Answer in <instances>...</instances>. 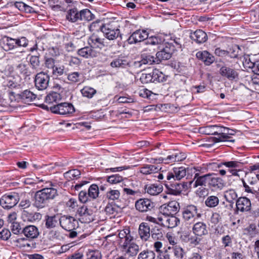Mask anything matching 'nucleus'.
I'll return each mask as SVG.
<instances>
[{"mask_svg": "<svg viewBox=\"0 0 259 259\" xmlns=\"http://www.w3.org/2000/svg\"><path fill=\"white\" fill-rule=\"evenodd\" d=\"M190 185L194 188L198 186H208L214 189H222L224 186L223 180L215 176L213 173L207 174L203 176H199L198 173H196L193 181L190 182Z\"/></svg>", "mask_w": 259, "mask_h": 259, "instance_id": "obj_1", "label": "nucleus"}, {"mask_svg": "<svg viewBox=\"0 0 259 259\" xmlns=\"http://www.w3.org/2000/svg\"><path fill=\"white\" fill-rule=\"evenodd\" d=\"M57 195L56 189L53 187L45 188L35 193L33 205L38 208H42L49 200L53 199Z\"/></svg>", "mask_w": 259, "mask_h": 259, "instance_id": "obj_2", "label": "nucleus"}, {"mask_svg": "<svg viewBox=\"0 0 259 259\" xmlns=\"http://www.w3.org/2000/svg\"><path fill=\"white\" fill-rule=\"evenodd\" d=\"M183 219L187 224H194L197 219L201 217L198 212L197 207L194 205H190L185 207L182 212Z\"/></svg>", "mask_w": 259, "mask_h": 259, "instance_id": "obj_3", "label": "nucleus"}, {"mask_svg": "<svg viewBox=\"0 0 259 259\" xmlns=\"http://www.w3.org/2000/svg\"><path fill=\"white\" fill-rule=\"evenodd\" d=\"M42 107L44 109H47L50 108V110L52 112L62 115L72 113L75 111L73 106L71 104L66 102L52 106L50 107H48L47 106L45 105H42Z\"/></svg>", "mask_w": 259, "mask_h": 259, "instance_id": "obj_4", "label": "nucleus"}, {"mask_svg": "<svg viewBox=\"0 0 259 259\" xmlns=\"http://www.w3.org/2000/svg\"><path fill=\"white\" fill-rule=\"evenodd\" d=\"M76 217L83 223H89L94 220L93 211L87 206H79L76 212Z\"/></svg>", "mask_w": 259, "mask_h": 259, "instance_id": "obj_5", "label": "nucleus"}, {"mask_svg": "<svg viewBox=\"0 0 259 259\" xmlns=\"http://www.w3.org/2000/svg\"><path fill=\"white\" fill-rule=\"evenodd\" d=\"M19 201L18 193H12L4 195L0 199V204L3 208L8 209L15 206Z\"/></svg>", "mask_w": 259, "mask_h": 259, "instance_id": "obj_6", "label": "nucleus"}, {"mask_svg": "<svg viewBox=\"0 0 259 259\" xmlns=\"http://www.w3.org/2000/svg\"><path fill=\"white\" fill-rule=\"evenodd\" d=\"M50 76L44 72L38 73L35 75L34 79L35 87L40 91L46 90L49 83Z\"/></svg>", "mask_w": 259, "mask_h": 259, "instance_id": "obj_7", "label": "nucleus"}, {"mask_svg": "<svg viewBox=\"0 0 259 259\" xmlns=\"http://www.w3.org/2000/svg\"><path fill=\"white\" fill-rule=\"evenodd\" d=\"M101 31L104 36L109 40H113L118 37L120 34L118 28L113 27L112 23L105 24L101 27Z\"/></svg>", "mask_w": 259, "mask_h": 259, "instance_id": "obj_8", "label": "nucleus"}, {"mask_svg": "<svg viewBox=\"0 0 259 259\" xmlns=\"http://www.w3.org/2000/svg\"><path fill=\"white\" fill-rule=\"evenodd\" d=\"M60 220V225L66 231H71L78 228V222L72 217L64 215Z\"/></svg>", "mask_w": 259, "mask_h": 259, "instance_id": "obj_9", "label": "nucleus"}, {"mask_svg": "<svg viewBox=\"0 0 259 259\" xmlns=\"http://www.w3.org/2000/svg\"><path fill=\"white\" fill-rule=\"evenodd\" d=\"M118 238V242L120 248L133 242L134 237L132 235L128 228L119 231Z\"/></svg>", "mask_w": 259, "mask_h": 259, "instance_id": "obj_10", "label": "nucleus"}, {"mask_svg": "<svg viewBox=\"0 0 259 259\" xmlns=\"http://www.w3.org/2000/svg\"><path fill=\"white\" fill-rule=\"evenodd\" d=\"M180 210L179 203L176 201H171L161 205L160 211L163 215H174Z\"/></svg>", "mask_w": 259, "mask_h": 259, "instance_id": "obj_11", "label": "nucleus"}, {"mask_svg": "<svg viewBox=\"0 0 259 259\" xmlns=\"http://www.w3.org/2000/svg\"><path fill=\"white\" fill-rule=\"evenodd\" d=\"M175 46L171 44H167L160 51L158 52L156 55V59H158V64L162 60H166L170 59L171 55L175 51Z\"/></svg>", "mask_w": 259, "mask_h": 259, "instance_id": "obj_12", "label": "nucleus"}, {"mask_svg": "<svg viewBox=\"0 0 259 259\" xmlns=\"http://www.w3.org/2000/svg\"><path fill=\"white\" fill-rule=\"evenodd\" d=\"M144 50L141 54V59L140 61L136 62L135 65L138 67H141L142 65H151L153 64H158V59L156 57L145 52Z\"/></svg>", "mask_w": 259, "mask_h": 259, "instance_id": "obj_13", "label": "nucleus"}, {"mask_svg": "<svg viewBox=\"0 0 259 259\" xmlns=\"http://www.w3.org/2000/svg\"><path fill=\"white\" fill-rule=\"evenodd\" d=\"M160 224L168 228H173L176 227L180 222L179 219L174 215H163L158 217Z\"/></svg>", "mask_w": 259, "mask_h": 259, "instance_id": "obj_14", "label": "nucleus"}, {"mask_svg": "<svg viewBox=\"0 0 259 259\" xmlns=\"http://www.w3.org/2000/svg\"><path fill=\"white\" fill-rule=\"evenodd\" d=\"M187 169L188 168L183 167H175L172 171L166 174V179L169 181L172 179L180 180L186 175Z\"/></svg>", "mask_w": 259, "mask_h": 259, "instance_id": "obj_15", "label": "nucleus"}, {"mask_svg": "<svg viewBox=\"0 0 259 259\" xmlns=\"http://www.w3.org/2000/svg\"><path fill=\"white\" fill-rule=\"evenodd\" d=\"M236 209L241 212L249 211L251 209V203L246 197H240L236 201Z\"/></svg>", "mask_w": 259, "mask_h": 259, "instance_id": "obj_16", "label": "nucleus"}, {"mask_svg": "<svg viewBox=\"0 0 259 259\" xmlns=\"http://www.w3.org/2000/svg\"><path fill=\"white\" fill-rule=\"evenodd\" d=\"M154 206V203L150 200L146 198H141L136 201L135 203L137 210L142 212L151 210Z\"/></svg>", "mask_w": 259, "mask_h": 259, "instance_id": "obj_17", "label": "nucleus"}, {"mask_svg": "<svg viewBox=\"0 0 259 259\" xmlns=\"http://www.w3.org/2000/svg\"><path fill=\"white\" fill-rule=\"evenodd\" d=\"M148 37V32L145 30H138L134 32L128 37L127 41L130 44L144 41Z\"/></svg>", "mask_w": 259, "mask_h": 259, "instance_id": "obj_18", "label": "nucleus"}, {"mask_svg": "<svg viewBox=\"0 0 259 259\" xmlns=\"http://www.w3.org/2000/svg\"><path fill=\"white\" fill-rule=\"evenodd\" d=\"M99 33H101V32L98 33H94L89 38L88 43L93 49H99L101 50L105 46L104 38L101 37Z\"/></svg>", "mask_w": 259, "mask_h": 259, "instance_id": "obj_19", "label": "nucleus"}, {"mask_svg": "<svg viewBox=\"0 0 259 259\" xmlns=\"http://www.w3.org/2000/svg\"><path fill=\"white\" fill-rule=\"evenodd\" d=\"M164 182V185L166 187L167 194L177 196L181 193L183 186L181 183L177 182L171 183L170 182H167L166 181Z\"/></svg>", "mask_w": 259, "mask_h": 259, "instance_id": "obj_20", "label": "nucleus"}, {"mask_svg": "<svg viewBox=\"0 0 259 259\" xmlns=\"http://www.w3.org/2000/svg\"><path fill=\"white\" fill-rule=\"evenodd\" d=\"M125 256L132 257L136 256L140 250L139 246L135 242H133L121 248Z\"/></svg>", "mask_w": 259, "mask_h": 259, "instance_id": "obj_21", "label": "nucleus"}, {"mask_svg": "<svg viewBox=\"0 0 259 259\" xmlns=\"http://www.w3.org/2000/svg\"><path fill=\"white\" fill-rule=\"evenodd\" d=\"M219 72L222 76L230 80H234L238 77V73L237 70L226 66H222Z\"/></svg>", "mask_w": 259, "mask_h": 259, "instance_id": "obj_22", "label": "nucleus"}, {"mask_svg": "<svg viewBox=\"0 0 259 259\" xmlns=\"http://www.w3.org/2000/svg\"><path fill=\"white\" fill-rule=\"evenodd\" d=\"M22 231L25 236L30 239L36 238L39 234L38 228L34 225L27 226L22 229Z\"/></svg>", "mask_w": 259, "mask_h": 259, "instance_id": "obj_23", "label": "nucleus"}, {"mask_svg": "<svg viewBox=\"0 0 259 259\" xmlns=\"http://www.w3.org/2000/svg\"><path fill=\"white\" fill-rule=\"evenodd\" d=\"M60 217L58 214L46 215L45 217V227L47 229H53L60 225Z\"/></svg>", "mask_w": 259, "mask_h": 259, "instance_id": "obj_24", "label": "nucleus"}, {"mask_svg": "<svg viewBox=\"0 0 259 259\" xmlns=\"http://www.w3.org/2000/svg\"><path fill=\"white\" fill-rule=\"evenodd\" d=\"M161 167L152 164H145L139 168V171L145 175L155 174L160 170Z\"/></svg>", "mask_w": 259, "mask_h": 259, "instance_id": "obj_25", "label": "nucleus"}, {"mask_svg": "<svg viewBox=\"0 0 259 259\" xmlns=\"http://www.w3.org/2000/svg\"><path fill=\"white\" fill-rule=\"evenodd\" d=\"M190 38L198 44L205 42L207 40L206 33L202 30L198 29L190 33Z\"/></svg>", "mask_w": 259, "mask_h": 259, "instance_id": "obj_26", "label": "nucleus"}, {"mask_svg": "<svg viewBox=\"0 0 259 259\" xmlns=\"http://www.w3.org/2000/svg\"><path fill=\"white\" fill-rule=\"evenodd\" d=\"M24 221L33 222L40 220L41 219V214L39 212H29L27 210H23L21 215Z\"/></svg>", "mask_w": 259, "mask_h": 259, "instance_id": "obj_27", "label": "nucleus"}, {"mask_svg": "<svg viewBox=\"0 0 259 259\" xmlns=\"http://www.w3.org/2000/svg\"><path fill=\"white\" fill-rule=\"evenodd\" d=\"M98 52L90 47H85L78 50V54L85 58L96 57Z\"/></svg>", "mask_w": 259, "mask_h": 259, "instance_id": "obj_28", "label": "nucleus"}, {"mask_svg": "<svg viewBox=\"0 0 259 259\" xmlns=\"http://www.w3.org/2000/svg\"><path fill=\"white\" fill-rule=\"evenodd\" d=\"M139 234L142 240L145 241L148 240L150 236V229L147 223H142L140 225Z\"/></svg>", "mask_w": 259, "mask_h": 259, "instance_id": "obj_29", "label": "nucleus"}, {"mask_svg": "<svg viewBox=\"0 0 259 259\" xmlns=\"http://www.w3.org/2000/svg\"><path fill=\"white\" fill-rule=\"evenodd\" d=\"M228 128L217 125L216 135H219V138H213L215 142H219L223 141H227L228 136H227Z\"/></svg>", "mask_w": 259, "mask_h": 259, "instance_id": "obj_30", "label": "nucleus"}, {"mask_svg": "<svg viewBox=\"0 0 259 259\" xmlns=\"http://www.w3.org/2000/svg\"><path fill=\"white\" fill-rule=\"evenodd\" d=\"M193 232L195 235L201 236L207 234L206 226L203 222H196L193 227Z\"/></svg>", "mask_w": 259, "mask_h": 259, "instance_id": "obj_31", "label": "nucleus"}, {"mask_svg": "<svg viewBox=\"0 0 259 259\" xmlns=\"http://www.w3.org/2000/svg\"><path fill=\"white\" fill-rule=\"evenodd\" d=\"M163 190L162 186L157 184H149L145 186V190L146 193L150 195H157L160 193Z\"/></svg>", "mask_w": 259, "mask_h": 259, "instance_id": "obj_32", "label": "nucleus"}, {"mask_svg": "<svg viewBox=\"0 0 259 259\" xmlns=\"http://www.w3.org/2000/svg\"><path fill=\"white\" fill-rule=\"evenodd\" d=\"M198 58L202 60L206 65H209L214 61V57L207 51L199 52L196 54Z\"/></svg>", "mask_w": 259, "mask_h": 259, "instance_id": "obj_33", "label": "nucleus"}, {"mask_svg": "<svg viewBox=\"0 0 259 259\" xmlns=\"http://www.w3.org/2000/svg\"><path fill=\"white\" fill-rule=\"evenodd\" d=\"M252 72L254 75L249 83L253 85L254 88H256L259 87V61H257L256 65L253 66Z\"/></svg>", "mask_w": 259, "mask_h": 259, "instance_id": "obj_34", "label": "nucleus"}, {"mask_svg": "<svg viewBox=\"0 0 259 259\" xmlns=\"http://www.w3.org/2000/svg\"><path fill=\"white\" fill-rule=\"evenodd\" d=\"M128 65L127 61L122 57L115 58L110 63V66L115 68H124Z\"/></svg>", "mask_w": 259, "mask_h": 259, "instance_id": "obj_35", "label": "nucleus"}, {"mask_svg": "<svg viewBox=\"0 0 259 259\" xmlns=\"http://www.w3.org/2000/svg\"><path fill=\"white\" fill-rule=\"evenodd\" d=\"M80 12H78L76 8L69 10L66 15V19L71 22H75L80 20Z\"/></svg>", "mask_w": 259, "mask_h": 259, "instance_id": "obj_36", "label": "nucleus"}, {"mask_svg": "<svg viewBox=\"0 0 259 259\" xmlns=\"http://www.w3.org/2000/svg\"><path fill=\"white\" fill-rule=\"evenodd\" d=\"M61 99V96L56 92H52L48 94L45 99L46 103L49 104L57 103Z\"/></svg>", "mask_w": 259, "mask_h": 259, "instance_id": "obj_37", "label": "nucleus"}, {"mask_svg": "<svg viewBox=\"0 0 259 259\" xmlns=\"http://www.w3.org/2000/svg\"><path fill=\"white\" fill-rule=\"evenodd\" d=\"M186 158V156L184 154L182 153H176L171 155L168 156L165 159V163H168L176 161H181Z\"/></svg>", "mask_w": 259, "mask_h": 259, "instance_id": "obj_38", "label": "nucleus"}, {"mask_svg": "<svg viewBox=\"0 0 259 259\" xmlns=\"http://www.w3.org/2000/svg\"><path fill=\"white\" fill-rule=\"evenodd\" d=\"M2 48L6 51L13 49L16 45V39L7 37L2 42Z\"/></svg>", "mask_w": 259, "mask_h": 259, "instance_id": "obj_39", "label": "nucleus"}, {"mask_svg": "<svg viewBox=\"0 0 259 259\" xmlns=\"http://www.w3.org/2000/svg\"><path fill=\"white\" fill-rule=\"evenodd\" d=\"M151 237L155 240H163V231L162 229L155 227L152 228L151 231Z\"/></svg>", "mask_w": 259, "mask_h": 259, "instance_id": "obj_40", "label": "nucleus"}, {"mask_svg": "<svg viewBox=\"0 0 259 259\" xmlns=\"http://www.w3.org/2000/svg\"><path fill=\"white\" fill-rule=\"evenodd\" d=\"M155 252L148 249L141 251L138 255V259H155Z\"/></svg>", "mask_w": 259, "mask_h": 259, "instance_id": "obj_41", "label": "nucleus"}, {"mask_svg": "<svg viewBox=\"0 0 259 259\" xmlns=\"http://www.w3.org/2000/svg\"><path fill=\"white\" fill-rule=\"evenodd\" d=\"M80 20L90 21L95 18V15L88 9H83L80 11Z\"/></svg>", "mask_w": 259, "mask_h": 259, "instance_id": "obj_42", "label": "nucleus"}, {"mask_svg": "<svg viewBox=\"0 0 259 259\" xmlns=\"http://www.w3.org/2000/svg\"><path fill=\"white\" fill-rule=\"evenodd\" d=\"M224 197L227 201L233 205L234 200H237L238 196L234 190L230 189L225 192Z\"/></svg>", "mask_w": 259, "mask_h": 259, "instance_id": "obj_43", "label": "nucleus"}, {"mask_svg": "<svg viewBox=\"0 0 259 259\" xmlns=\"http://www.w3.org/2000/svg\"><path fill=\"white\" fill-rule=\"evenodd\" d=\"M99 188L97 185H92L88 190V196H89L90 199H95L98 197L99 195Z\"/></svg>", "mask_w": 259, "mask_h": 259, "instance_id": "obj_44", "label": "nucleus"}, {"mask_svg": "<svg viewBox=\"0 0 259 259\" xmlns=\"http://www.w3.org/2000/svg\"><path fill=\"white\" fill-rule=\"evenodd\" d=\"M219 203V199L215 196H208L205 201V205L210 208L217 206Z\"/></svg>", "mask_w": 259, "mask_h": 259, "instance_id": "obj_45", "label": "nucleus"}, {"mask_svg": "<svg viewBox=\"0 0 259 259\" xmlns=\"http://www.w3.org/2000/svg\"><path fill=\"white\" fill-rule=\"evenodd\" d=\"M36 95L28 90H25L21 94V99L25 102H31L36 98Z\"/></svg>", "mask_w": 259, "mask_h": 259, "instance_id": "obj_46", "label": "nucleus"}, {"mask_svg": "<svg viewBox=\"0 0 259 259\" xmlns=\"http://www.w3.org/2000/svg\"><path fill=\"white\" fill-rule=\"evenodd\" d=\"M48 238L49 240L53 241L55 240H60L63 238L62 234L57 230H51L48 233Z\"/></svg>", "mask_w": 259, "mask_h": 259, "instance_id": "obj_47", "label": "nucleus"}, {"mask_svg": "<svg viewBox=\"0 0 259 259\" xmlns=\"http://www.w3.org/2000/svg\"><path fill=\"white\" fill-rule=\"evenodd\" d=\"M80 171L78 169H72L64 173V176L68 181L78 178L80 175Z\"/></svg>", "mask_w": 259, "mask_h": 259, "instance_id": "obj_48", "label": "nucleus"}, {"mask_svg": "<svg viewBox=\"0 0 259 259\" xmlns=\"http://www.w3.org/2000/svg\"><path fill=\"white\" fill-rule=\"evenodd\" d=\"M81 93L83 96L91 98L96 93V90L93 88L86 86L81 90Z\"/></svg>", "mask_w": 259, "mask_h": 259, "instance_id": "obj_49", "label": "nucleus"}, {"mask_svg": "<svg viewBox=\"0 0 259 259\" xmlns=\"http://www.w3.org/2000/svg\"><path fill=\"white\" fill-rule=\"evenodd\" d=\"M146 41L147 45H151L152 46L158 45L162 43L163 41V38L158 36H152L148 37Z\"/></svg>", "mask_w": 259, "mask_h": 259, "instance_id": "obj_50", "label": "nucleus"}, {"mask_svg": "<svg viewBox=\"0 0 259 259\" xmlns=\"http://www.w3.org/2000/svg\"><path fill=\"white\" fill-rule=\"evenodd\" d=\"M217 125H208L200 128V131L202 133L205 135H216Z\"/></svg>", "mask_w": 259, "mask_h": 259, "instance_id": "obj_51", "label": "nucleus"}, {"mask_svg": "<svg viewBox=\"0 0 259 259\" xmlns=\"http://www.w3.org/2000/svg\"><path fill=\"white\" fill-rule=\"evenodd\" d=\"M152 76L153 78V82H162L164 80V74L158 69H155L152 72Z\"/></svg>", "mask_w": 259, "mask_h": 259, "instance_id": "obj_52", "label": "nucleus"}, {"mask_svg": "<svg viewBox=\"0 0 259 259\" xmlns=\"http://www.w3.org/2000/svg\"><path fill=\"white\" fill-rule=\"evenodd\" d=\"M106 197L109 200H117L120 196V192L118 190L110 189L106 193Z\"/></svg>", "mask_w": 259, "mask_h": 259, "instance_id": "obj_53", "label": "nucleus"}, {"mask_svg": "<svg viewBox=\"0 0 259 259\" xmlns=\"http://www.w3.org/2000/svg\"><path fill=\"white\" fill-rule=\"evenodd\" d=\"M107 181L111 184H120L123 181V178L118 175H113L108 177Z\"/></svg>", "mask_w": 259, "mask_h": 259, "instance_id": "obj_54", "label": "nucleus"}, {"mask_svg": "<svg viewBox=\"0 0 259 259\" xmlns=\"http://www.w3.org/2000/svg\"><path fill=\"white\" fill-rule=\"evenodd\" d=\"M240 51V48L237 45L233 46L228 51V56L232 58H236L238 57V53Z\"/></svg>", "mask_w": 259, "mask_h": 259, "instance_id": "obj_55", "label": "nucleus"}, {"mask_svg": "<svg viewBox=\"0 0 259 259\" xmlns=\"http://www.w3.org/2000/svg\"><path fill=\"white\" fill-rule=\"evenodd\" d=\"M87 255V259H101V253L98 250H90Z\"/></svg>", "mask_w": 259, "mask_h": 259, "instance_id": "obj_56", "label": "nucleus"}, {"mask_svg": "<svg viewBox=\"0 0 259 259\" xmlns=\"http://www.w3.org/2000/svg\"><path fill=\"white\" fill-rule=\"evenodd\" d=\"M153 78L152 76V72L149 73H143L140 77V80L143 83L153 82Z\"/></svg>", "mask_w": 259, "mask_h": 259, "instance_id": "obj_57", "label": "nucleus"}, {"mask_svg": "<svg viewBox=\"0 0 259 259\" xmlns=\"http://www.w3.org/2000/svg\"><path fill=\"white\" fill-rule=\"evenodd\" d=\"M11 230L15 234H22V229L19 223L13 222L11 224Z\"/></svg>", "mask_w": 259, "mask_h": 259, "instance_id": "obj_58", "label": "nucleus"}, {"mask_svg": "<svg viewBox=\"0 0 259 259\" xmlns=\"http://www.w3.org/2000/svg\"><path fill=\"white\" fill-rule=\"evenodd\" d=\"M222 164L229 168H236L240 167L241 163L237 161H230L222 162Z\"/></svg>", "mask_w": 259, "mask_h": 259, "instance_id": "obj_59", "label": "nucleus"}, {"mask_svg": "<svg viewBox=\"0 0 259 259\" xmlns=\"http://www.w3.org/2000/svg\"><path fill=\"white\" fill-rule=\"evenodd\" d=\"M78 198L80 202L84 203L91 200L89 196H88V192L84 190H81L79 192Z\"/></svg>", "mask_w": 259, "mask_h": 259, "instance_id": "obj_60", "label": "nucleus"}, {"mask_svg": "<svg viewBox=\"0 0 259 259\" xmlns=\"http://www.w3.org/2000/svg\"><path fill=\"white\" fill-rule=\"evenodd\" d=\"M67 78L73 83L78 82L80 81V74L77 72L71 73L68 75Z\"/></svg>", "mask_w": 259, "mask_h": 259, "instance_id": "obj_61", "label": "nucleus"}, {"mask_svg": "<svg viewBox=\"0 0 259 259\" xmlns=\"http://www.w3.org/2000/svg\"><path fill=\"white\" fill-rule=\"evenodd\" d=\"M64 72V66L60 65H56L55 67L53 69V75L58 76L62 75Z\"/></svg>", "mask_w": 259, "mask_h": 259, "instance_id": "obj_62", "label": "nucleus"}, {"mask_svg": "<svg viewBox=\"0 0 259 259\" xmlns=\"http://www.w3.org/2000/svg\"><path fill=\"white\" fill-rule=\"evenodd\" d=\"M11 236V232L6 229H3L0 231V239L4 240H7Z\"/></svg>", "mask_w": 259, "mask_h": 259, "instance_id": "obj_63", "label": "nucleus"}, {"mask_svg": "<svg viewBox=\"0 0 259 259\" xmlns=\"http://www.w3.org/2000/svg\"><path fill=\"white\" fill-rule=\"evenodd\" d=\"M157 253V259H170V255L166 250Z\"/></svg>", "mask_w": 259, "mask_h": 259, "instance_id": "obj_64", "label": "nucleus"}]
</instances>
